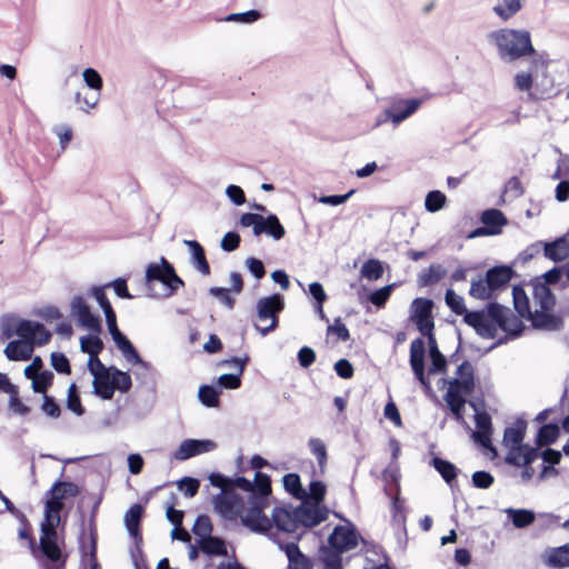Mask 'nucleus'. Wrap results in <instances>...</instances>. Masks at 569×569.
<instances>
[{
    "mask_svg": "<svg viewBox=\"0 0 569 569\" xmlns=\"http://www.w3.org/2000/svg\"><path fill=\"white\" fill-rule=\"evenodd\" d=\"M512 302L513 308L518 316L522 319L529 320L532 317L530 309V300L525 290L523 283H517L512 287Z\"/></svg>",
    "mask_w": 569,
    "mask_h": 569,
    "instance_id": "obj_39",
    "label": "nucleus"
},
{
    "mask_svg": "<svg viewBox=\"0 0 569 569\" xmlns=\"http://www.w3.org/2000/svg\"><path fill=\"white\" fill-rule=\"evenodd\" d=\"M446 269L439 264H430L427 269H423L419 274L417 282L420 287H430L438 283L445 276Z\"/></svg>",
    "mask_w": 569,
    "mask_h": 569,
    "instance_id": "obj_44",
    "label": "nucleus"
},
{
    "mask_svg": "<svg viewBox=\"0 0 569 569\" xmlns=\"http://www.w3.org/2000/svg\"><path fill=\"white\" fill-rule=\"evenodd\" d=\"M23 323L28 325L26 337H29L36 346L42 347L51 341L52 333L42 322L29 320Z\"/></svg>",
    "mask_w": 569,
    "mask_h": 569,
    "instance_id": "obj_41",
    "label": "nucleus"
},
{
    "mask_svg": "<svg viewBox=\"0 0 569 569\" xmlns=\"http://www.w3.org/2000/svg\"><path fill=\"white\" fill-rule=\"evenodd\" d=\"M426 342L422 337H417L410 343L409 365L415 379L421 385L429 380L426 372Z\"/></svg>",
    "mask_w": 569,
    "mask_h": 569,
    "instance_id": "obj_17",
    "label": "nucleus"
},
{
    "mask_svg": "<svg viewBox=\"0 0 569 569\" xmlns=\"http://www.w3.org/2000/svg\"><path fill=\"white\" fill-rule=\"evenodd\" d=\"M296 513H298V528L302 526L307 529H312L327 520L329 509L325 505L309 503L303 499L302 502L297 506Z\"/></svg>",
    "mask_w": 569,
    "mask_h": 569,
    "instance_id": "obj_16",
    "label": "nucleus"
},
{
    "mask_svg": "<svg viewBox=\"0 0 569 569\" xmlns=\"http://www.w3.org/2000/svg\"><path fill=\"white\" fill-rule=\"evenodd\" d=\"M263 233L276 241L281 240L286 236V229L276 213L270 212L264 217V222H262Z\"/></svg>",
    "mask_w": 569,
    "mask_h": 569,
    "instance_id": "obj_47",
    "label": "nucleus"
},
{
    "mask_svg": "<svg viewBox=\"0 0 569 569\" xmlns=\"http://www.w3.org/2000/svg\"><path fill=\"white\" fill-rule=\"evenodd\" d=\"M431 459L429 465L435 468V470L441 476L443 481L453 489L457 486V477L460 472L458 467L451 461L438 456L437 453L430 451Z\"/></svg>",
    "mask_w": 569,
    "mask_h": 569,
    "instance_id": "obj_28",
    "label": "nucleus"
},
{
    "mask_svg": "<svg viewBox=\"0 0 569 569\" xmlns=\"http://www.w3.org/2000/svg\"><path fill=\"white\" fill-rule=\"evenodd\" d=\"M262 222H264V216L258 212H244L240 216L239 224L243 228L252 227V233L256 237L262 234Z\"/></svg>",
    "mask_w": 569,
    "mask_h": 569,
    "instance_id": "obj_60",
    "label": "nucleus"
},
{
    "mask_svg": "<svg viewBox=\"0 0 569 569\" xmlns=\"http://www.w3.org/2000/svg\"><path fill=\"white\" fill-rule=\"evenodd\" d=\"M529 320L536 330L558 331L563 327L562 316L555 313L553 309L536 310Z\"/></svg>",
    "mask_w": 569,
    "mask_h": 569,
    "instance_id": "obj_23",
    "label": "nucleus"
},
{
    "mask_svg": "<svg viewBox=\"0 0 569 569\" xmlns=\"http://www.w3.org/2000/svg\"><path fill=\"white\" fill-rule=\"evenodd\" d=\"M516 277L518 273L512 264L501 263L490 267L483 276L479 273L471 279L469 296L478 300H496Z\"/></svg>",
    "mask_w": 569,
    "mask_h": 569,
    "instance_id": "obj_5",
    "label": "nucleus"
},
{
    "mask_svg": "<svg viewBox=\"0 0 569 569\" xmlns=\"http://www.w3.org/2000/svg\"><path fill=\"white\" fill-rule=\"evenodd\" d=\"M433 308L431 298L417 297L411 301L409 320L420 333L435 330Z\"/></svg>",
    "mask_w": 569,
    "mask_h": 569,
    "instance_id": "obj_15",
    "label": "nucleus"
},
{
    "mask_svg": "<svg viewBox=\"0 0 569 569\" xmlns=\"http://www.w3.org/2000/svg\"><path fill=\"white\" fill-rule=\"evenodd\" d=\"M489 44L496 47L503 62H515L537 53L531 33L525 29L501 28L487 34Z\"/></svg>",
    "mask_w": 569,
    "mask_h": 569,
    "instance_id": "obj_2",
    "label": "nucleus"
},
{
    "mask_svg": "<svg viewBox=\"0 0 569 569\" xmlns=\"http://www.w3.org/2000/svg\"><path fill=\"white\" fill-rule=\"evenodd\" d=\"M262 18V12L258 9H250L243 12H234L229 13L224 18L220 19V21L224 22H237L241 24H251L257 22Z\"/></svg>",
    "mask_w": 569,
    "mask_h": 569,
    "instance_id": "obj_56",
    "label": "nucleus"
},
{
    "mask_svg": "<svg viewBox=\"0 0 569 569\" xmlns=\"http://www.w3.org/2000/svg\"><path fill=\"white\" fill-rule=\"evenodd\" d=\"M560 420L553 419L539 427L533 442L538 446L550 447L557 442L561 435Z\"/></svg>",
    "mask_w": 569,
    "mask_h": 569,
    "instance_id": "obj_32",
    "label": "nucleus"
},
{
    "mask_svg": "<svg viewBox=\"0 0 569 569\" xmlns=\"http://www.w3.org/2000/svg\"><path fill=\"white\" fill-rule=\"evenodd\" d=\"M283 549L288 558L287 569H313L312 560L300 550L297 542H288Z\"/></svg>",
    "mask_w": 569,
    "mask_h": 569,
    "instance_id": "obj_34",
    "label": "nucleus"
},
{
    "mask_svg": "<svg viewBox=\"0 0 569 569\" xmlns=\"http://www.w3.org/2000/svg\"><path fill=\"white\" fill-rule=\"evenodd\" d=\"M43 520L40 523L41 545L39 552L56 551L61 556L63 563L67 567L69 552L66 545V522L63 521L61 530L59 529V521H61L62 503H58L50 498H44Z\"/></svg>",
    "mask_w": 569,
    "mask_h": 569,
    "instance_id": "obj_3",
    "label": "nucleus"
},
{
    "mask_svg": "<svg viewBox=\"0 0 569 569\" xmlns=\"http://www.w3.org/2000/svg\"><path fill=\"white\" fill-rule=\"evenodd\" d=\"M282 485L284 490L296 499L303 500L307 497V491L302 487L301 478L297 472H288L282 477Z\"/></svg>",
    "mask_w": 569,
    "mask_h": 569,
    "instance_id": "obj_45",
    "label": "nucleus"
},
{
    "mask_svg": "<svg viewBox=\"0 0 569 569\" xmlns=\"http://www.w3.org/2000/svg\"><path fill=\"white\" fill-rule=\"evenodd\" d=\"M3 353L9 361H28L32 358L33 346L23 338L8 342Z\"/></svg>",
    "mask_w": 569,
    "mask_h": 569,
    "instance_id": "obj_31",
    "label": "nucleus"
},
{
    "mask_svg": "<svg viewBox=\"0 0 569 569\" xmlns=\"http://www.w3.org/2000/svg\"><path fill=\"white\" fill-rule=\"evenodd\" d=\"M448 409L450 410L453 419L463 425L468 430H471L470 426L465 420V406L467 403V399H443Z\"/></svg>",
    "mask_w": 569,
    "mask_h": 569,
    "instance_id": "obj_62",
    "label": "nucleus"
},
{
    "mask_svg": "<svg viewBox=\"0 0 569 569\" xmlns=\"http://www.w3.org/2000/svg\"><path fill=\"white\" fill-rule=\"evenodd\" d=\"M318 553L322 566L343 568L342 555L345 552L338 551V549L332 548L329 543L320 545Z\"/></svg>",
    "mask_w": 569,
    "mask_h": 569,
    "instance_id": "obj_48",
    "label": "nucleus"
},
{
    "mask_svg": "<svg viewBox=\"0 0 569 569\" xmlns=\"http://www.w3.org/2000/svg\"><path fill=\"white\" fill-rule=\"evenodd\" d=\"M31 389L34 393L44 395L52 387L54 375L48 369H42L31 379Z\"/></svg>",
    "mask_w": 569,
    "mask_h": 569,
    "instance_id": "obj_49",
    "label": "nucleus"
},
{
    "mask_svg": "<svg viewBox=\"0 0 569 569\" xmlns=\"http://www.w3.org/2000/svg\"><path fill=\"white\" fill-rule=\"evenodd\" d=\"M66 407L68 410H70L78 417L83 416L86 412V409L81 402L80 393L78 391V387H77L76 382H71L68 388Z\"/></svg>",
    "mask_w": 569,
    "mask_h": 569,
    "instance_id": "obj_57",
    "label": "nucleus"
},
{
    "mask_svg": "<svg viewBox=\"0 0 569 569\" xmlns=\"http://www.w3.org/2000/svg\"><path fill=\"white\" fill-rule=\"evenodd\" d=\"M385 262L377 258L367 259L360 269V277L368 281L379 280L385 272Z\"/></svg>",
    "mask_w": 569,
    "mask_h": 569,
    "instance_id": "obj_46",
    "label": "nucleus"
},
{
    "mask_svg": "<svg viewBox=\"0 0 569 569\" xmlns=\"http://www.w3.org/2000/svg\"><path fill=\"white\" fill-rule=\"evenodd\" d=\"M530 282L533 288V298L539 303L540 309H553L557 300L550 287L542 282L541 277H535Z\"/></svg>",
    "mask_w": 569,
    "mask_h": 569,
    "instance_id": "obj_33",
    "label": "nucleus"
},
{
    "mask_svg": "<svg viewBox=\"0 0 569 569\" xmlns=\"http://www.w3.org/2000/svg\"><path fill=\"white\" fill-rule=\"evenodd\" d=\"M197 545L200 546V551L208 558L227 557L228 555L227 542L221 536L211 535L198 541Z\"/></svg>",
    "mask_w": 569,
    "mask_h": 569,
    "instance_id": "obj_37",
    "label": "nucleus"
},
{
    "mask_svg": "<svg viewBox=\"0 0 569 569\" xmlns=\"http://www.w3.org/2000/svg\"><path fill=\"white\" fill-rule=\"evenodd\" d=\"M541 560L550 569L569 568V542L546 548L541 553Z\"/></svg>",
    "mask_w": 569,
    "mask_h": 569,
    "instance_id": "obj_25",
    "label": "nucleus"
},
{
    "mask_svg": "<svg viewBox=\"0 0 569 569\" xmlns=\"http://www.w3.org/2000/svg\"><path fill=\"white\" fill-rule=\"evenodd\" d=\"M101 333H91L82 336L80 338V350L83 353H88L89 356L99 355L103 348L104 343L100 338Z\"/></svg>",
    "mask_w": 569,
    "mask_h": 569,
    "instance_id": "obj_54",
    "label": "nucleus"
},
{
    "mask_svg": "<svg viewBox=\"0 0 569 569\" xmlns=\"http://www.w3.org/2000/svg\"><path fill=\"white\" fill-rule=\"evenodd\" d=\"M92 387V393L101 400H111L114 396V386H112L110 373L96 375Z\"/></svg>",
    "mask_w": 569,
    "mask_h": 569,
    "instance_id": "obj_42",
    "label": "nucleus"
},
{
    "mask_svg": "<svg viewBox=\"0 0 569 569\" xmlns=\"http://www.w3.org/2000/svg\"><path fill=\"white\" fill-rule=\"evenodd\" d=\"M447 203L446 194L440 190H431L425 198L426 211L435 213L440 211Z\"/></svg>",
    "mask_w": 569,
    "mask_h": 569,
    "instance_id": "obj_61",
    "label": "nucleus"
},
{
    "mask_svg": "<svg viewBox=\"0 0 569 569\" xmlns=\"http://www.w3.org/2000/svg\"><path fill=\"white\" fill-rule=\"evenodd\" d=\"M109 373L111 375L114 391L119 390L121 393H128L130 391L132 379L128 371H123L116 366H109Z\"/></svg>",
    "mask_w": 569,
    "mask_h": 569,
    "instance_id": "obj_52",
    "label": "nucleus"
},
{
    "mask_svg": "<svg viewBox=\"0 0 569 569\" xmlns=\"http://www.w3.org/2000/svg\"><path fill=\"white\" fill-rule=\"evenodd\" d=\"M445 302L448 308L457 316H462V320L465 321V316L468 315L471 310L466 307L465 299L456 293L452 288H448L445 292Z\"/></svg>",
    "mask_w": 569,
    "mask_h": 569,
    "instance_id": "obj_53",
    "label": "nucleus"
},
{
    "mask_svg": "<svg viewBox=\"0 0 569 569\" xmlns=\"http://www.w3.org/2000/svg\"><path fill=\"white\" fill-rule=\"evenodd\" d=\"M359 542L367 545L368 540L362 538L351 521H347V525H336L328 537V543L340 552L353 550Z\"/></svg>",
    "mask_w": 569,
    "mask_h": 569,
    "instance_id": "obj_13",
    "label": "nucleus"
},
{
    "mask_svg": "<svg viewBox=\"0 0 569 569\" xmlns=\"http://www.w3.org/2000/svg\"><path fill=\"white\" fill-rule=\"evenodd\" d=\"M397 283H388L381 288L369 290L367 286L361 284L358 289V300L361 305L365 302L372 303L377 309H381L386 306L388 300L390 299L393 290L396 289Z\"/></svg>",
    "mask_w": 569,
    "mask_h": 569,
    "instance_id": "obj_22",
    "label": "nucleus"
},
{
    "mask_svg": "<svg viewBox=\"0 0 569 569\" xmlns=\"http://www.w3.org/2000/svg\"><path fill=\"white\" fill-rule=\"evenodd\" d=\"M425 99L421 97L395 99L388 107L393 127L415 114Z\"/></svg>",
    "mask_w": 569,
    "mask_h": 569,
    "instance_id": "obj_18",
    "label": "nucleus"
},
{
    "mask_svg": "<svg viewBox=\"0 0 569 569\" xmlns=\"http://www.w3.org/2000/svg\"><path fill=\"white\" fill-rule=\"evenodd\" d=\"M106 491V485L102 482L99 493L94 497L90 515H89V521H88V529H89V539H90V551L87 552V545H86V529H84V513L81 512V526H80V533L78 537L79 542V551H80V569H101V566L97 558V548H98V532H97V525H96V518L99 511V507L103 500Z\"/></svg>",
    "mask_w": 569,
    "mask_h": 569,
    "instance_id": "obj_6",
    "label": "nucleus"
},
{
    "mask_svg": "<svg viewBox=\"0 0 569 569\" xmlns=\"http://www.w3.org/2000/svg\"><path fill=\"white\" fill-rule=\"evenodd\" d=\"M456 382H460L465 389L476 386L475 368L469 360H463L456 369Z\"/></svg>",
    "mask_w": 569,
    "mask_h": 569,
    "instance_id": "obj_51",
    "label": "nucleus"
},
{
    "mask_svg": "<svg viewBox=\"0 0 569 569\" xmlns=\"http://www.w3.org/2000/svg\"><path fill=\"white\" fill-rule=\"evenodd\" d=\"M240 489L248 492L247 503L248 509L243 517H241V525H251L254 527L252 520L261 519L263 516L259 515L260 509H267L270 503V497L272 493L271 476L256 471L253 480H249L244 476L234 475L231 477V486L229 490Z\"/></svg>",
    "mask_w": 569,
    "mask_h": 569,
    "instance_id": "obj_1",
    "label": "nucleus"
},
{
    "mask_svg": "<svg viewBox=\"0 0 569 569\" xmlns=\"http://www.w3.org/2000/svg\"><path fill=\"white\" fill-rule=\"evenodd\" d=\"M542 74L543 79L541 82H536L535 90L529 92V99L532 101L545 100L551 98L556 93L553 80L547 76V70H542Z\"/></svg>",
    "mask_w": 569,
    "mask_h": 569,
    "instance_id": "obj_50",
    "label": "nucleus"
},
{
    "mask_svg": "<svg viewBox=\"0 0 569 569\" xmlns=\"http://www.w3.org/2000/svg\"><path fill=\"white\" fill-rule=\"evenodd\" d=\"M545 258L559 263L569 259V243L565 237H557L553 240L543 241L541 243Z\"/></svg>",
    "mask_w": 569,
    "mask_h": 569,
    "instance_id": "obj_29",
    "label": "nucleus"
},
{
    "mask_svg": "<svg viewBox=\"0 0 569 569\" xmlns=\"http://www.w3.org/2000/svg\"><path fill=\"white\" fill-rule=\"evenodd\" d=\"M221 391L217 383H204L199 387L198 400L206 408H217L220 405Z\"/></svg>",
    "mask_w": 569,
    "mask_h": 569,
    "instance_id": "obj_43",
    "label": "nucleus"
},
{
    "mask_svg": "<svg viewBox=\"0 0 569 569\" xmlns=\"http://www.w3.org/2000/svg\"><path fill=\"white\" fill-rule=\"evenodd\" d=\"M213 510L224 520H241L247 512L243 497L234 490L221 491L212 498Z\"/></svg>",
    "mask_w": 569,
    "mask_h": 569,
    "instance_id": "obj_12",
    "label": "nucleus"
},
{
    "mask_svg": "<svg viewBox=\"0 0 569 569\" xmlns=\"http://www.w3.org/2000/svg\"><path fill=\"white\" fill-rule=\"evenodd\" d=\"M527 426L528 422L523 417L516 418L515 422L503 430L502 446L512 450L525 445L523 439L526 437Z\"/></svg>",
    "mask_w": 569,
    "mask_h": 569,
    "instance_id": "obj_24",
    "label": "nucleus"
},
{
    "mask_svg": "<svg viewBox=\"0 0 569 569\" xmlns=\"http://www.w3.org/2000/svg\"><path fill=\"white\" fill-rule=\"evenodd\" d=\"M137 370L134 371V377L140 385L146 386L151 391H156L158 371L157 369L149 362L142 359L141 363H137Z\"/></svg>",
    "mask_w": 569,
    "mask_h": 569,
    "instance_id": "obj_40",
    "label": "nucleus"
},
{
    "mask_svg": "<svg viewBox=\"0 0 569 569\" xmlns=\"http://www.w3.org/2000/svg\"><path fill=\"white\" fill-rule=\"evenodd\" d=\"M144 283L148 297L151 298H170L184 287L183 279L178 276L173 263L166 257H161L159 262L146 266Z\"/></svg>",
    "mask_w": 569,
    "mask_h": 569,
    "instance_id": "obj_4",
    "label": "nucleus"
},
{
    "mask_svg": "<svg viewBox=\"0 0 569 569\" xmlns=\"http://www.w3.org/2000/svg\"><path fill=\"white\" fill-rule=\"evenodd\" d=\"M191 531L196 536L197 542L210 537L213 531V525L210 517L206 513L198 515Z\"/></svg>",
    "mask_w": 569,
    "mask_h": 569,
    "instance_id": "obj_55",
    "label": "nucleus"
},
{
    "mask_svg": "<svg viewBox=\"0 0 569 569\" xmlns=\"http://www.w3.org/2000/svg\"><path fill=\"white\" fill-rule=\"evenodd\" d=\"M400 469L397 463H390L381 473L385 481L383 492L390 499L391 497H400Z\"/></svg>",
    "mask_w": 569,
    "mask_h": 569,
    "instance_id": "obj_35",
    "label": "nucleus"
},
{
    "mask_svg": "<svg viewBox=\"0 0 569 569\" xmlns=\"http://www.w3.org/2000/svg\"><path fill=\"white\" fill-rule=\"evenodd\" d=\"M547 53L540 54L538 58H533L530 62V69L527 72H518L513 78V86L520 92H532L535 90V74L538 73L539 69L547 70L549 60Z\"/></svg>",
    "mask_w": 569,
    "mask_h": 569,
    "instance_id": "obj_20",
    "label": "nucleus"
},
{
    "mask_svg": "<svg viewBox=\"0 0 569 569\" xmlns=\"http://www.w3.org/2000/svg\"><path fill=\"white\" fill-rule=\"evenodd\" d=\"M500 302L488 300L481 309L471 310L465 316V323L471 327L476 333L485 339H495L497 326L501 325L503 310Z\"/></svg>",
    "mask_w": 569,
    "mask_h": 569,
    "instance_id": "obj_8",
    "label": "nucleus"
},
{
    "mask_svg": "<svg viewBox=\"0 0 569 569\" xmlns=\"http://www.w3.org/2000/svg\"><path fill=\"white\" fill-rule=\"evenodd\" d=\"M266 509H260L259 515L263 516V520L253 519L252 522L254 525L243 526L249 531L258 535L267 536L271 529L274 527L278 531L293 533L298 529V513L297 507H292L291 503L276 506L272 510L271 518H269L266 512Z\"/></svg>",
    "mask_w": 569,
    "mask_h": 569,
    "instance_id": "obj_7",
    "label": "nucleus"
},
{
    "mask_svg": "<svg viewBox=\"0 0 569 569\" xmlns=\"http://www.w3.org/2000/svg\"><path fill=\"white\" fill-rule=\"evenodd\" d=\"M184 511L176 508H166V518L173 526L171 530L172 540L190 542L189 532L182 527Z\"/></svg>",
    "mask_w": 569,
    "mask_h": 569,
    "instance_id": "obj_36",
    "label": "nucleus"
},
{
    "mask_svg": "<svg viewBox=\"0 0 569 569\" xmlns=\"http://www.w3.org/2000/svg\"><path fill=\"white\" fill-rule=\"evenodd\" d=\"M30 319L19 318L14 313H4L0 319L1 340H9L13 336L19 335L21 338L27 336L28 325L24 321Z\"/></svg>",
    "mask_w": 569,
    "mask_h": 569,
    "instance_id": "obj_27",
    "label": "nucleus"
},
{
    "mask_svg": "<svg viewBox=\"0 0 569 569\" xmlns=\"http://www.w3.org/2000/svg\"><path fill=\"white\" fill-rule=\"evenodd\" d=\"M18 539L27 540L28 549L30 555L37 561L39 569H66L61 556H58L56 551H41L39 552V546L41 545V536L39 541L36 540L30 527H20L18 530Z\"/></svg>",
    "mask_w": 569,
    "mask_h": 569,
    "instance_id": "obj_10",
    "label": "nucleus"
},
{
    "mask_svg": "<svg viewBox=\"0 0 569 569\" xmlns=\"http://www.w3.org/2000/svg\"><path fill=\"white\" fill-rule=\"evenodd\" d=\"M183 244L188 248L190 253V263L203 276H209L211 272L208 262L206 250L198 240H183Z\"/></svg>",
    "mask_w": 569,
    "mask_h": 569,
    "instance_id": "obj_30",
    "label": "nucleus"
},
{
    "mask_svg": "<svg viewBox=\"0 0 569 569\" xmlns=\"http://www.w3.org/2000/svg\"><path fill=\"white\" fill-rule=\"evenodd\" d=\"M70 313L79 327L91 333L102 332V319L99 313L92 312L84 297L77 295L71 299Z\"/></svg>",
    "mask_w": 569,
    "mask_h": 569,
    "instance_id": "obj_14",
    "label": "nucleus"
},
{
    "mask_svg": "<svg viewBox=\"0 0 569 569\" xmlns=\"http://www.w3.org/2000/svg\"><path fill=\"white\" fill-rule=\"evenodd\" d=\"M286 301L284 296L274 292L272 295L258 299L256 305V313L260 321L270 320V325L267 327H259L254 325V328L260 332L261 336H267L274 331L280 323L279 315L284 310Z\"/></svg>",
    "mask_w": 569,
    "mask_h": 569,
    "instance_id": "obj_9",
    "label": "nucleus"
},
{
    "mask_svg": "<svg viewBox=\"0 0 569 569\" xmlns=\"http://www.w3.org/2000/svg\"><path fill=\"white\" fill-rule=\"evenodd\" d=\"M66 468L62 467L60 477L52 483V486L46 491L44 498L62 503V500L76 498L81 493V488L71 480H62Z\"/></svg>",
    "mask_w": 569,
    "mask_h": 569,
    "instance_id": "obj_21",
    "label": "nucleus"
},
{
    "mask_svg": "<svg viewBox=\"0 0 569 569\" xmlns=\"http://www.w3.org/2000/svg\"><path fill=\"white\" fill-rule=\"evenodd\" d=\"M507 519L517 529H526L531 526L536 520V512L531 509L526 508H512L505 509Z\"/></svg>",
    "mask_w": 569,
    "mask_h": 569,
    "instance_id": "obj_38",
    "label": "nucleus"
},
{
    "mask_svg": "<svg viewBox=\"0 0 569 569\" xmlns=\"http://www.w3.org/2000/svg\"><path fill=\"white\" fill-rule=\"evenodd\" d=\"M178 489L187 497L193 498L200 488V480L194 477L184 476L177 481Z\"/></svg>",
    "mask_w": 569,
    "mask_h": 569,
    "instance_id": "obj_64",
    "label": "nucleus"
},
{
    "mask_svg": "<svg viewBox=\"0 0 569 569\" xmlns=\"http://www.w3.org/2000/svg\"><path fill=\"white\" fill-rule=\"evenodd\" d=\"M50 365L59 375H70L71 365L69 358L61 351H53L50 355Z\"/></svg>",
    "mask_w": 569,
    "mask_h": 569,
    "instance_id": "obj_63",
    "label": "nucleus"
},
{
    "mask_svg": "<svg viewBox=\"0 0 569 569\" xmlns=\"http://www.w3.org/2000/svg\"><path fill=\"white\" fill-rule=\"evenodd\" d=\"M543 446H531L529 443L521 445L518 448L509 450L505 457V462L512 467H520L521 465H532L538 458L545 456H553V462H560L561 452L551 447L542 449Z\"/></svg>",
    "mask_w": 569,
    "mask_h": 569,
    "instance_id": "obj_11",
    "label": "nucleus"
},
{
    "mask_svg": "<svg viewBox=\"0 0 569 569\" xmlns=\"http://www.w3.org/2000/svg\"><path fill=\"white\" fill-rule=\"evenodd\" d=\"M217 443L211 439H184L173 452V458L179 461L212 451Z\"/></svg>",
    "mask_w": 569,
    "mask_h": 569,
    "instance_id": "obj_19",
    "label": "nucleus"
},
{
    "mask_svg": "<svg viewBox=\"0 0 569 569\" xmlns=\"http://www.w3.org/2000/svg\"><path fill=\"white\" fill-rule=\"evenodd\" d=\"M107 289L108 288H107L106 283L92 284L88 289V296L96 300V302L98 303V306L100 307V309L102 310L103 313H106L110 310H113V307L106 293Z\"/></svg>",
    "mask_w": 569,
    "mask_h": 569,
    "instance_id": "obj_58",
    "label": "nucleus"
},
{
    "mask_svg": "<svg viewBox=\"0 0 569 569\" xmlns=\"http://www.w3.org/2000/svg\"><path fill=\"white\" fill-rule=\"evenodd\" d=\"M479 220L490 237L502 233L503 227L508 224L506 214L497 208L485 209L480 213Z\"/></svg>",
    "mask_w": 569,
    "mask_h": 569,
    "instance_id": "obj_26",
    "label": "nucleus"
},
{
    "mask_svg": "<svg viewBox=\"0 0 569 569\" xmlns=\"http://www.w3.org/2000/svg\"><path fill=\"white\" fill-rule=\"evenodd\" d=\"M503 4H496L492 10L502 20L512 18L522 8L521 0H502Z\"/></svg>",
    "mask_w": 569,
    "mask_h": 569,
    "instance_id": "obj_59",
    "label": "nucleus"
}]
</instances>
